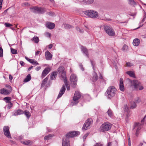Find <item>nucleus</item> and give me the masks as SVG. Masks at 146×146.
Segmentation results:
<instances>
[{"label": "nucleus", "mask_w": 146, "mask_h": 146, "mask_svg": "<svg viewBox=\"0 0 146 146\" xmlns=\"http://www.w3.org/2000/svg\"><path fill=\"white\" fill-rule=\"evenodd\" d=\"M117 90L113 86L109 87L107 90L106 94L108 98L110 99L114 97L116 94Z\"/></svg>", "instance_id": "obj_1"}, {"label": "nucleus", "mask_w": 146, "mask_h": 146, "mask_svg": "<svg viewBox=\"0 0 146 146\" xmlns=\"http://www.w3.org/2000/svg\"><path fill=\"white\" fill-rule=\"evenodd\" d=\"M131 86H133L135 90H141L143 89V86L141 85V83L138 81L133 80V81H131Z\"/></svg>", "instance_id": "obj_2"}, {"label": "nucleus", "mask_w": 146, "mask_h": 146, "mask_svg": "<svg viewBox=\"0 0 146 146\" xmlns=\"http://www.w3.org/2000/svg\"><path fill=\"white\" fill-rule=\"evenodd\" d=\"M84 13L86 16L92 18H96L98 16V12L93 10H88L84 11Z\"/></svg>", "instance_id": "obj_3"}, {"label": "nucleus", "mask_w": 146, "mask_h": 146, "mask_svg": "<svg viewBox=\"0 0 146 146\" xmlns=\"http://www.w3.org/2000/svg\"><path fill=\"white\" fill-rule=\"evenodd\" d=\"M111 124L109 122L104 123L100 127V131L102 132L108 131L111 129Z\"/></svg>", "instance_id": "obj_4"}, {"label": "nucleus", "mask_w": 146, "mask_h": 146, "mask_svg": "<svg viewBox=\"0 0 146 146\" xmlns=\"http://www.w3.org/2000/svg\"><path fill=\"white\" fill-rule=\"evenodd\" d=\"M104 29L106 33L110 36H113L115 35V32L110 26L108 25H105L104 26Z\"/></svg>", "instance_id": "obj_5"}, {"label": "nucleus", "mask_w": 146, "mask_h": 146, "mask_svg": "<svg viewBox=\"0 0 146 146\" xmlns=\"http://www.w3.org/2000/svg\"><path fill=\"white\" fill-rule=\"evenodd\" d=\"M81 96V94L78 91L75 92L74 97L73 99V100L74 101L71 103L72 104V106L76 105L78 103V100L80 98Z\"/></svg>", "instance_id": "obj_6"}, {"label": "nucleus", "mask_w": 146, "mask_h": 146, "mask_svg": "<svg viewBox=\"0 0 146 146\" xmlns=\"http://www.w3.org/2000/svg\"><path fill=\"white\" fill-rule=\"evenodd\" d=\"M31 11L35 13L41 14L45 12L46 10L45 8L35 7L31 8Z\"/></svg>", "instance_id": "obj_7"}, {"label": "nucleus", "mask_w": 146, "mask_h": 146, "mask_svg": "<svg viewBox=\"0 0 146 146\" xmlns=\"http://www.w3.org/2000/svg\"><path fill=\"white\" fill-rule=\"evenodd\" d=\"M92 120L91 118H89L86 121L82 127V129L86 130L90 128V125L92 123Z\"/></svg>", "instance_id": "obj_8"}, {"label": "nucleus", "mask_w": 146, "mask_h": 146, "mask_svg": "<svg viewBox=\"0 0 146 146\" xmlns=\"http://www.w3.org/2000/svg\"><path fill=\"white\" fill-rule=\"evenodd\" d=\"M80 132L78 131H72L70 132L67 133L66 135L65 138L63 139H66L69 140L68 138L69 137H73L76 136L80 134Z\"/></svg>", "instance_id": "obj_9"}, {"label": "nucleus", "mask_w": 146, "mask_h": 146, "mask_svg": "<svg viewBox=\"0 0 146 146\" xmlns=\"http://www.w3.org/2000/svg\"><path fill=\"white\" fill-rule=\"evenodd\" d=\"M4 135L8 138L11 139V136L9 131V127L8 126H5L3 128Z\"/></svg>", "instance_id": "obj_10"}, {"label": "nucleus", "mask_w": 146, "mask_h": 146, "mask_svg": "<svg viewBox=\"0 0 146 146\" xmlns=\"http://www.w3.org/2000/svg\"><path fill=\"white\" fill-rule=\"evenodd\" d=\"M58 71L61 75V78L62 80L66 78V74L64 68L63 66H60L58 68Z\"/></svg>", "instance_id": "obj_11"}, {"label": "nucleus", "mask_w": 146, "mask_h": 146, "mask_svg": "<svg viewBox=\"0 0 146 146\" xmlns=\"http://www.w3.org/2000/svg\"><path fill=\"white\" fill-rule=\"evenodd\" d=\"M77 80V78L76 75L73 74L71 75L70 78V81L71 82L72 84L74 85L73 87L74 88L75 87L76 84V82Z\"/></svg>", "instance_id": "obj_12"}, {"label": "nucleus", "mask_w": 146, "mask_h": 146, "mask_svg": "<svg viewBox=\"0 0 146 146\" xmlns=\"http://www.w3.org/2000/svg\"><path fill=\"white\" fill-rule=\"evenodd\" d=\"M133 127V130L135 129V128L136 129L135 135L136 136H137L139 134V131L141 128V125L139 123H136L134 124Z\"/></svg>", "instance_id": "obj_13"}, {"label": "nucleus", "mask_w": 146, "mask_h": 146, "mask_svg": "<svg viewBox=\"0 0 146 146\" xmlns=\"http://www.w3.org/2000/svg\"><path fill=\"white\" fill-rule=\"evenodd\" d=\"M65 90L66 88L65 86L64 85H63L60 90L59 93L57 97L58 98H60L62 96L64 93Z\"/></svg>", "instance_id": "obj_14"}, {"label": "nucleus", "mask_w": 146, "mask_h": 146, "mask_svg": "<svg viewBox=\"0 0 146 146\" xmlns=\"http://www.w3.org/2000/svg\"><path fill=\"white\" fill-rule=\"evenodd\" d=\"M45 58L47 60H51L52 57V55L48 50H47L45 52Z\"/></svg>", "instance_id": "obj_15"}, {"label": "nucleus", "mask_w": 146, "mask_h": 146, "mask_svg": "<svg viewBox=\"0 0 146 146\" xmlns=\"http://www.w3.org/2000/svg\"><path fill=\"white\" fill-rule=\"evenodd\" d=\"M50 69L49 68H45L43 71L42 74V78L46 76L49 72Z\"/></svg>", "instance_id": "obj_16"}, {"label": "nucleus", "mask_w": 146, "mask_h": 146, "mask_svg": "<svg viewBox=\"0 0 146 146\" xmlns=\"http://www.w3.org/2000/svg\"><path fill=\"white\" fill-rule=\"evenodd\" d=\"M10 91L5 88H2L0 90V93L1 94L7 95L10 93Z\"/></svg>", "instance_id": "obj_17"}, {"label": "nucleus", "mask_w": 146, "mask_h": 146, "mask_svg": "<svg viewBox=\"0 0 146 146\" xmlns=\"http://www.w3.org/2000/svg\"><path fill=\"white\" fill-rule=\"evenodd\" d=\"M81 50L82 52L88 58L89 54L88 50L86 47L83 46H81Z\"/></svg>", "instance_id": "obj_18"}, {"label": "nucleus", "mask_w": 146, "mask_h": 146, "mask_svg": "<svg viewBox=\"0 0 146 146\" xmlns=\"http://www.w3.org/2000/svg\"><path fill=\"white\" fill-rule=\"evenodd\" d=\"M62 146H70L69 141L66 139H63L62 140Z\"/></svg>", "instance_id": "obj_19"}, {"label": "nucleus", "mask_w": 146, "mask_h": 146, "mask_svg": "<svg viewBox=\"0 0 146 146\" xmlns=\"http://www.w3.org/2000/svg\"><path fill=\"white\" fill-rule=\"evenodd\" d=\"M46 27L48 29H54L55 26V24L53 23L50 22H47L46 24Z\"/></svg>", "instance_id": "obj_20"}, {"label": "nucleus", "mask_w": 146, "mask_h": 146, "mask_svg": "<svg viewBox=\"0 0 146 146\" xmlns=\"http://www.w3.org/2000/svg\"><path fill=\"white\" fill-rule=\"evenodd\" d=\"M123 82V79L122 78H121L120 79L119 89L121 91H123L124 90Z\"/></svg>", "instance_id": "obj_21"}, {"label": "nucleus", "mask_w": 146, "mask_h": 146, "mask_svg": "<svg viewBox=\"0 0 146 146\" xmlns=\"http://www.w3.org/2000/svg\"><path fill=\"white\" fill-rule=\"evenodd\" d=\"M23 113H24V112L22 110H18L15 112L14 114L15 115L17 116Z\"/></svg>", "instance_id": "obj_22"}, {"label": "nucleus", "mask_w": 146, "mask_h": 146, "mask_svg": "<svg viewBox=\"0 0 146 146\" xmlns=\"http://www.w3.org/2000/svg\"><path fill=\"white\" fill-rule=\"evenodd\" d=\"M57 76L56 72H52L50 75V79L51 80H54L55 79Z\"/></svg>", "instance_id": "obj_23"}, {"label": "nucleus", "mask_w": 146, "mask_h": 146, "mask_svg": "<svg viewBox=\"0 0 146 146\" xmlns=\"http://www.w3.org/2000/svg\"><path fill=\"white\" fill-rule=\"evenodd\" d=\"M140 42L139 39H134L133 41V45L134 46H137L139 44Z\"/></svg>", "instance_id": "obj_24"}, {"label": "nucleus", "mask_w": 146, "mask_h": 146, "mask_svg": "<svg viewBox=\"0 0 146 146\" xmlns=\"http://www.w3.org/2000/svg\"><path fill=\"white\" fill-rule=\"evenodd\" d=\"M31 75L29 74H28L24 80L23 82H27L30 81L31 79Z\"/></svg>", "instance_id": "obj_25"}, {"label": "nucleus", "mask_w": 146, "mask_h": 146, "mask_svg": "<svg viewBox=\"0 0 146 146\" xmlns=\"http://www.w3.org/2000/svg\"><path fill=\"white\" fill-rule=\"evenodd\" d=\"M64 82V84L68 90H70V86L67 83V81L66 78L63 80Z\"/></svg>", "instance_id": "obj_26"}, {"label": "nucleus", "mask_w": 146, "mask_h": 146, "mask_svg": "<svg viewBox=\"0 0 146 146\" xmlns=\"http://www.w3.org/2000/svg\"><path fill=\"white\" fill-rule=\"evenodd\" d=\"M94 1V0H84L83 3L87 4H90L93 3Z\"/></svg>", "instance_id": "obj_27"}, {"label": "nucleus", "mask_w": 146, "mask_h": 146, "mask_svg": "<svg viewBox=\"0 0 146 146\" xmlns=\"http://www.w3.org/2000/svg\"><path fill=\"white\" fill-rule=\"evenodd\" d=\"M93 80L94 81H96L98 79V77L97 74L94 72L93 73Z\"/></svg>", "instance_id": "obj_28"}, {"label": "nucleus", "mask_w": 146, "mask_h": 146, "mask_svg": "<svg viewBox=\"0 0 146 146\" xmlns=\"http://www.w3.org/2000/svg\"><path fill=\"white\" fill-rule=\"evenodd\" d=\"M137 107V105L134 102L131 103L130 108L131 109H134L135 108Z\"/></svg>", "instance_id": "obj_29"}, {"label": "nucleus", "mask_w": 146, "mask_h": 146, "mask_svg": "<svg viewBox=\"0 0 146 146\" xmlns=\"http://www.w3.org/2000/svg\"><path fill=\"white\" fill-rule=\"evenodd\" d=\"M64 27L67 29H72L73 28V27L72 26L66 24H64Z\"/></svg>", "instance_id": "obj_30"}, {"label": "nucleus", "mask_w": 146, "mask_h": 146, "mask_svg": "<svg viewBox=\"0 0 146 146\" xmlns=\"http://www.w3.org/2000/svg\"><path fill=\"white\" fill-rule=\"evenodd\" d=\"M21 143L25 145H30L31 144V142L29 140L22 141Z\"/></svg>", "instance_id": "obj_31"}, {"label": "nucleus", "mask_w": 146, "mask_h": 146, "mask_svg": "<svg viewBox=\"0 0 146 146\" xmlns=\"http://www.w3.org/2000/svg\"><path fill=\"white\" fill-rule=\"evenodd\" d=\"M24 113L28 118H29L31 116L30 112L26 110L24 112Z\"/></svg>", "instance_id": "obj_32"}, {"label": "nucleus", "mask_w": 146, "mask_h": 146, "mask_svg": "<svg viewBox=\"0 0 146 146\" xmlns=\"http://www.w3.org/2000/svg\"><path fill=\"white\" fill-rule=\"evenodd\" d=\"M31 40L36 43H38L39 41V38L37 36H34L32 38Z\"/></svg>", "instance_id": "obj_33"}, {"label": "nucleus", "mask_w": 146, "mask_h": 146, "mask_svg": "<svg viewBox=\"0 0 146 146\" xmlns=\"http://www.w3.org/2000/svg\"><path fill=\"white\" fill-rule=\"evenodd\" d=\"M30 62L34 65H38V63L34 59H31V60H30Z\"/></svg>", "instance_id": "obj_34"}, {"label": "nucleus", "mask_w": 146, "mask_h": 146, "mask_svg": "<svg viewBox=\"0 0 146 146\" xmlns=\"http://www.w3.org/2000/svg\"><path fill=\"white\" fill-rule=\"evenodd\" d=\"M126 73L127 74L129 75V76L131 77H135L134 73L131 71H127L126 72Z\"/></svg>", "instance_id": "obj_35"}, {"label": "nucleus", "mask_w": 146, "mask_h": 146, "mask_svg": "<svg viewBox=\"0 0 146 146\" xmlns=\"http://www.w3.org/2000/svg\"><path fill=\"white\" fill-rule=\"evenodd\" d=\"M48 80V78H47V77H46L43 80L41 84V87H42L43 86H44L45 85V84L47 82Z\"/></svg>", "instance_id": "obj_36"}, {"label": "nucleus", "mask_w": 146, "mask_h": 146, "mask_svg": "<svg viewBox=\"0 0 146 146\" xmlns=\"http://www.w3.org/2000/svg\"><path fill=\"white\" fill-rule=\"evenodd\" d=\"M108 115L110 117H112L113 116V114L111 109H109L107 112Z\"/></svg>", "instance_id": "obj_37"}, {"label": "nucleus", "mask_w": 146, "mask_h": 146, "mask_svg": "<svg viewBox=\"0 0 146 146\" xmlns=\"http://www.w3.org/2000/svg\"><path fill=\"white\" fill-rule=\"evenodd\" d=\"M53 135L51 134H49L48 135L45 136L44 137L45 140H47L50 139V138L53 137Z\"/></svg>", "instance_id": "obj_38"}, {"label": "nucleus", "mask_w": 146, "mask_h": 146, "mask_svg": "<svg viewBox=\"0 0 146 146\" xmlns=\"http://www.w3.org/2000/svg\"><path fill=\"white\" fill-rule=\"evenodd\" d=\"M11 52L13 54H17V51L15 49H14L12 48H11Z\"/></svg>", "instance_id": "obj_39"}, {"label": "nucleus", "mask_w": 146, "mask_h": 146, "mask_svg": "<svg viewBox=\"0 0 146 146\" xmlns=\"http://www.w3.org/2000/svg\"><path fill=\"white\" fill-rule=\"evenodd\" d=\"M124 111L125 112H128L129 111V108H128L127 106V105H125L124 106Z\"/></svg>", "instance_id": "obj_40"}, {"label": "nucleus", "mask_w": 146, "mask_h": 146, "mask_svg": "<svg viewBox=\"0 0 146 146\" xmlns=\"http://www.w3.org/2000/svg\"><path fill=\"white\" fill-rule=\"evenodd\" d=\"M141 101L140 99L139 98L137 97L135 99L134 102L135 103H139Z\"/></svg>", "instance_id": "obj_41"}, {"label": "nucleus", "mask_w": 146, "mask_h": 146, "mask_svg": "<svg viewBox=\"0 0 146 146\" xmlns=\"http://www.w3.org/2000/svg\"><path fill=\"white\" fill-rule=\"evenodd\" d=\"M3 56V49L0 47V58Z\"/></svg>", "instance_id": "obj_42"}, {"label": "nucleus", "mask_w": 146, "mask_h": 146, "mask_svg": "<svg viewBox=\"0 0 146 146\" xmlns=\"http://www.w3.org/2000/svg\"><path fill=\"white\" fill-rule=\"evenodd\" d=\"M4 100L7 101V103H9L10 102L9 101L11 100V98L10 97H6L4 98Z\"/></svg>", "instance_id": "obj_43"}, {"label": "nucleus", "mask_w": 146, "mask_h": 146, "mask_svg": "<svg viewBox=\"0 0 146 146\" xmlns=\"http://www.w3.org/2000/svg\"><path fill=\"white\" fill-rule=\"evenodd\" d=\"M127 49H128V46L126 44L124 45L122 48V50L123 51L127 50Z\"/></svg>", "instance_id": "obj_44"}, {"label": "nucleus", "mask_w": 146, "mask_h": 146, "mask_svg": "<svg viewBox=\"0 0 146 146\" xmlns=\"http://www.w3.org/2000/svg\"><path fill=\"white\" fill-rule=\"evenodd\" d=\"M76 29L77 31H79V32L81 33H83L84 32L83 30L80 29L78 27H76Z\"/></svg>", "instance_id": "obj_45"}, {"label": "nucleus", "mask_w": 146, "mask_h": 146, "mask_svg": "<svg viewBox=\"0 0 146 146\" xmlns=\"http://www.w3.org/2000/svg\"><path fill=\"white\" fill-rule=\"evenodd\" d=\"M9 104L7 105V108L8 109H10L12 106V104L11 102L8 103Z\"/></svg>", "instance_id": "obj_46"}, {"label": "nucleus", "mask_w": 146, "mask_h": 146, "mask_svg": "<svg viewBox=\"0 0 146 146\" xmlns=\"http://www.w3.org/2000/svg\"><path fill=\"white\" fill-rule=\"evenodd\" d=\"M46 37L50 38L51 36V34L48 32H46L45 34Z\"/></svg>", "instance_id": "obj_47"}, {"label": "nucleus", "mask_w": 146, "mask_h": 146, "mask_svg": "<svg viewBox=\"0 0 146 146\" xmlns=\"http://www.w3.org/2000/svg\"><path fill=\"white\" fill-rule=\"evenodd\" d=\"M126 65L128 67H131L133 66V64L132 63H130V62H127L126 63Z\"/></svg>", "instance_id": "obj_48"}, {"label": "nucleus", "mask_w": 146, "mask_h": 146, "mask_svg": "<svg viewBox=\"0 0 146 146\" xmlns=\"http://www.w3.org/2000/svg\"><path fill=\"white\" fill-rule=\"evenodd\" d=\"M5 25L7 27H9L10 26H12V24H10V23H5Z\"/></svg>", "instance_id": "obj_49"}, {"label": "nucleus", "mask_w": 146, "mask_h": 146, "mask_svg": "<svg viewBox=\"0 0 146 146\" xmlns=\"http://www.w3.org/2000/svg\"><path fill=\"white\" fill-rule=\"evenodd\" d=\"M129 3L131 4H134L135 3V2L134 0H128Z\"/></svg>", "instance_id": "obj_50"}, {"label": "nucleus", "mask_w": 146, "mask_h": 146, "mask_svg": "<svg viewBox=\"0 0 146 146\" xmlns=\"http://www.w3.org/2000/svg\"><path fill=\"white\" fill-rule=\"evenodd\" d=\"M6 87L10 90H9L10 91V92L12 90V88L9 85H6Z\"/></svg>", "instance_id": "obj_51"}, {"label": "nucleus", "mask_w": 146, "mask_h": 146, "mask_svg": "<svg viewBox=\"0 0 146 146\" xmlns=\"http://www.w3.org/2000/svg\"><path fill=\"white\" fill-rule=\"evenodd\" d=\"M94 146H103V145L100 143H96V145Z\"/></svg>", "instance_id": "obj_52"}, {"label": "nucleus", "mask_w": 146, "mask_h": 146, "mask_svg": "<svg viewBox=\"0 0 146 146\" xmlns=\"http://www.w3.org/2000/svg\"><path fill=\"white\" fill-rule=\"evenodd\" d=\"M79 66L82 71H83L84 70V69L83 68V67L82 65L81 64H80L79 65Z\"/></svg>", "instance_id": "obj_53"}, {"label": "nucleus", "mask_w": 146, "mask_h": 146, "mask_svg": "<svg viewBox=\"0 0 146 146\" xmlns=\"http://www.w3.org/2000/svg\"><path fill=\"white\" fill-rule=\"evenodd\" d=\"M41 69V67L40 66H38L35 68V70L36 71H38Z\"/></svg>", "instance_id": "obj_54"}, {"label": "nucleus", "mask_w": 146, "mask_h": 146, "mask_svg": "<svg viewBox=\"0 0 146 146\" xmlns=\"http://www.w3.org/2000/svg\"><path fill=\"white\" fill-rule=\"evenodd\" d=\"M20 64L21 66H23L25 65V63L23 61H21L20 62Z\"/></svg>", "instance_id": "obj_55"}, {"label": "nucleus", "mask_w": 146, "mask_h": 146, "mask_svg": "<svg viewBox=\"0 0 146 146\" xmlns=\"http://www.w3.org/2000/svg\"><path fill=\"white\" fill-rule=\"evenodd\" d=\"M25 58L29 62H30V60H31V59L29 58L28 57H27V56L25 57Z\"/></svg>", "instance_id": "obj_56"}, {"label": "nucleus", "mask_w": 146, "mask_h": 146, "mask_svg": "<svg viewBox=\"0 0 146 146\" xmlns=\"http://www.w3.org/2000/svg\"><path fill=\"white\" fill-rule=\"evenodd\" d=\"M88 133H87L86 134H85V135H84L83 137V139H85L88 136Z\"/></svg>", "instance_id": "obj_57"}, {"label": "nucleus", "mask_w": 146, "mask_h": 146, "mask_svg": "<svg viewBox=\"0 0 146 146\" xmlns=\"http://www.w3.org/2000/svg\"><path fill=\"white\" fill-rule=\"evenodd\" d=\"M90 61H91V64L92 65V66L93 67V70H94V64H93V61L92 60H91Z\"/></svg>", "instance_id": "obj_58"}, {"label": "nucleus", "mask_w": 146, "mask_h": 146, "mask_svg": "<svg viewBox=\"0 0 146 146\" xmlns=\"http://www.w3.org/2000/svg\"><path fill=\"white\" fill-rule=\"evenodd\" d=\"M53 45L52 44H50L48 45V48L49 49H51Z\"/></svg>", "instance_id": "obj_59"}, {"label": "nucleus", "mask_w": 146, "mask_h": 146, "mask_svg": "<svg viewBox=\"0 0 146 146\" xmlns=\"http://www.w3.org/2000/svg\"><path fill=\"white\" fill-rule=\"evenodd\" d=\"M40 53V51L38 50L35 53L36 55H38Z\"/></svg>", "instance_id": "obj_60"}, {"label": "nucleus", "mask_w": 146, "mask_h": 146, "mask_svg": "<svg viewBox=\"0 0 146 146\" xmlns=\"http://www.w3.org/2000/svg\"><path fill=\"white\" fill-rule=\"evenodd\" d=\"M13 79V76L11 75H10L9 76V79L10 80H12Z\"/></svg>", "instance_id": "obj_61"}, {"label": "nucleus", "mask_w": 146, "mask_h": 146, "mask_svg": "<svg viewBox=\"0 0 146 146\" xmlns=\"http://www.w3.org/2000/svg\"><path fill=\"white\" fill-rule=\"evenodd\" d=\"M111 146V142H109L107 144V146Z\"/></svg>", "instance_id": "obj_62"}, {"label": "nucleus", "mask_w": 146, "mask_h": 146, "mask_svg": "<svg viewBox=\"0 0 146 146\" xmlns=\"http://www.w3.org/2000/svg\"><path fill=\"white\" fill-rule=\"evenodd\" d=\"M24 4L25 5H29V4L27 3V2H25L24 3Z\"/></svg>", "instance_id": "obj_63"}, {"label": "nucleus", "mask_w": 146, "mask_h": 146, "mask_svg": "<svg viewBox=\"0 0 146 146\" xmlns=\"http://www.w3.org/2000/svg\"><path fill=\"white\" fill-rule=\"evenodd\" d=\"M33 66H31L29 67L28 68V70L29 71L30 70L33 68Z\"/></svg>", "instance_id": "obj_64"}]
</instances>
